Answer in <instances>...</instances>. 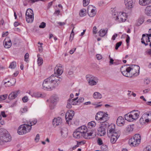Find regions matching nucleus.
Listing matches in <instances>:
<instances>
[{"label": "nucleus", "mask_w": 151, "mask_h": 151, "mask_svg": "<svg viewBox=\"0 0 151 151\" xmlns=\"http://www.w3.org/2000/svg\"><path fill=\"white\" fill-rule=\"evenodd\" d=\"M19 91V90L16 91L11 92L9 96L8 99L11 100L15 98L17 96Z\"/></svg>", "instance_id": "dca6fc26"}, {"label": "nucleus", "mask_w": 151, "mask_h": 151, "mask_svg": "<svg viewBox=\"0 0 151 151\" xmlns=\"http://www.w3.org/2000/svg\"><path fill=\"white\" fill-rule=\"evenodd\" d=\"M16 66V63L15 62H13L11 63L9 66V68L12 69L15 68Z\"/></svg>", "instance_id": "79ce46f5"}, {"label": "nucleus", "mask_w": 151, "mask_h": 151, "mask_svg": "<svg viewBox=\"0 0 151 151\" xmlns=\"http://www.w3.org/2000/svg\"><path fill=\"white\" fill-rule=\"evenodd\" d=\"M133 128L131 125H128L126 128V132L127 134H129L131 132L133 131Z\"/></svg>", "instance_id": "c9c22d12"}, {"label": "nucleus", "mask_w": 151, "mask_h": 151, "mask_svg": "<svg viewBox=\"0 0 151 151\" xmlns=\"http://www.w3.org/2000/svg\"><path fill=\"white\" fill-rule=\"evenodd\" d=\"M93 97L94 99H101L102 97L101 94L97 92H95L93 94Z\"/></svg>", "instance_id": "7c9ffc66"}, {"label": "nucleus", "mask_w": 151, "mask_h": 151, "mask_svg": "<svg viewBox=\"0 0 151 151\" xmlns=\"http://www.w3.org/2000/svg\"><path fill=\"white\" fill-rule=\"evenodd\" d=\"M74 115V111L72 110H69L65 114V119L67 122L72 120Z\"/></svg>", "instance_id": "6e6552de"}, {"label": "nucleus", "mask_w": 151, "mask_h": 151, "mask_svg": "<svg viewBox=\"0 0 151 151\" xmlns=\"http://www.w3.org/2000/svg\"><path fill=\"white\" fill-rule=\"evenodd\" d=\"M84 100V99L83 97L79 98L78 100L77 101L78 103H80L83 102Z\"/></svg>", "instance_id": "69168bd1"}, {"label": "nucleus", "mask_w": 151, "mask_h": 151, "mask_svg": "<svg viewBox=\"0 0 151 151\" xmlns=\"http://www.w3.org/2000/svg\"><path fill=\"white\" fill-rule=\"evenodd\" d=\"M40 139V135L39 134H37L36 135V137L35 138V140L37 142Z\"/></svg>", "instance_id": "338daca9"}, {"label": "nucleus", "mask_w": 151, "mask_h": 151, "mask_svg": "<svg viewBox=\"0 0 151 151\" xmlns=\"http://www.w3.org/2000/svg\"><path fill=\"white\" fill-rule=\"evenodd\" d=\"M42 95L38 92H35L31 94V96L32 97L38 98L40 97H42Z\"/></svg>", "instance_id": "f704fd0d"}, {"label": "nucleus", "mask_w": 151, "mask_h": 151, "mask_svg": "<svg viewBox=\"0 0 151 151\" xmlns=\"http://www.w3.org/2000/svg\"><path fill=\"white\" fill-rule=\"evenodd\" d=\"M29 58V54L28 53H26L24 56V61L26 62H27L28 60V59Z\"/></svg>", "instance_id": "6e6d98bb"}, {"label": "nucleus", "mask_w": 151, "mask_h": 151, "mask_svg": "<svg viewBox=\"0 0 151 151\" xmlns=\"http://www.w3.org/2000/svg\"><path fill=\"white\" fill-rule=\"evenodd\" d=\"M93 133L92 132V131H91V132H88L87 133V132H86V139H87L88 137L89 136H92Z\"/></svg>", "instance_id": "052dcab7"}, {"label": "nucleus", "mask_w": 151, "mask_h": 151, "mask_svg": "<svg viewBox=\"0 0 151 151\" xmlns=\"http://www.w3.org/2000/svg\"><path fill=\"white\" fill-rule=\"evenodd\" d=\"M88 14L90 17H93L96 15V12L95 9H92L91 10V12L89 13L88 12Z\"/></svg>", "instance_id": "a19ab883"}, {"label": "nucleus", "mask_w": 151, "mask_h": 151, "mask_svg": "<svg viewBox=\"0 0 151 151\" xmlns=\"http://www.w3.org/2000/svg\"><path fill=\"white\" fill-rule=\"evenodd\" d=\"M144 19H138V22L137 23V25L139 26L141 25L144 22Z\"/></svg>", "instance_id": "3c124183"}, {"label": "nucleus", "mask_w": 151, "mask_h": 151, "mask_svg": "<svg viewBox=\"0 0 151 151\" xmlns=\"http://www.w3.org/2000/svg\"><path fill=\"white\" fill-rule=\"evenodd\" d=\"M104 114V112L99 111L96 114L95 116V119L96 120H100L101 121L102 117V116Z\"/></svg>", "instance_id": "cd10ccee"}, {"label": "nucleus", "mask_w": 151, "mask_h": 151, "mask_svg": "<svg viewBox=\"0 0 151 151\" xmlns=\"http://www.w3.org/2000/svg\"><path fill=\"white\" fill-rule=\"evenodd\" d=\"M29 15L34 16L33 11L31 9H28L26 12L25 15Z\"/></svg>", "instance_id": "58836bf2"}, {"label": "nucleus", "mask_w": 151, "mask_h": 151, "mask_svg": "<svg viewBox=\"0 0 151 151\" xmlns=\"http://www.w3.org/2000/svg\"><path fill=\"white\" fill-rule=\"evenodd\" d=\"M98 134L101 136L104 135L106 134L105 129L100 126L98 129Z\"/></svg>", "instance_id": "4be33fe9"}, {"label": "nucleus", "mask_w": 151, "mask_h": 151, "mask_svg": "<svg viewBox=\"0 0 151 151\" xmlns=\"http://www.w3.org/2000/svg\"><path fill=\"white\" fill-rule=\"evenodd\" d=\"M97 80V78L96 77H92L89 79L88 83L89 85L91 86L96 85L97 83L96 81Z\"/></svg>", "instance_id": "f3484780"}, {"label": "nucleus", "mask_w": 151, "mask_h": 151, "mask_svg": "<svg viewBox=\"0 0 151 151\" xmlns=\"http://www.w3.org/2000/svg\"><path fill=\"white\" fill-rule=\"evenodd\" d=\"M125 5L129 9H131L133 7V2L132 0H125Z\"/></svg>", "instance_id": "a211bd4d"}, {"label": "nucleus", "mask_w": 151, "mask_h": 151, "mask_svg": "<svg viewBox=\"0 0 151 151\" xmlns=\"http://www.w3.org/2000/svg\"><path fill=\"white\" fill-rule=\"evenodd\" d=\"M80 129V128L77 129L76 131L73 133V136L75 138L79 139L82 136H83L81 133H83V132H80V131H79Z\"/></svg>", "instance_id": "9b49d317"}, {"label": "nucleus", "mask_w": 151, "mask_h": 151, "mask_svg": "<svg viewBox=\"0 0 151 151\" xmlns=\"http://www.w3.org/2000/svg\"><path fill=\"white\" fill-rule=\"evenodd\" d=\"M122 42L121 41L117 42L115 45V49L117 50L118 48L121 45Z\"/></svg>", "instance_id": "de8ad7c7"}, {"label": "nucleus", "mask_w": 151, "mask_h": 151, "mask_svg": "<svg viewBox=\"0 0 151 151\" xmlns=\"http://www.w3.org/2000/svg\"><path fill=\"white\" fill-rule=\"evenodd\" d=\"M26 19L28 23H32L34 20V16L30 15H25Z\"/></svg>", "instance_id": "c756f323"}, {"label": "nucleus", "mask_w": 151, "mask_h": 151, "mask_svg": "<svg viewBox=\"0 0 151 151\" xmlns=\"http://www.w3.org/2000/svg\"><path fill=\"white\" fill-rule=\"evenodd\" d=\"M70 103L72 105H77V103H78V101H76L75 100H73V99H71Z\"/></svg>", "instance_id": "603ef678"}, {"label": "nucleus", "mask_w": 151, "mask_h": 151, "mask_svg": "<svg viewBox=\"0 0 151 151\" xmlns=\"http://www.w3.org/2000/svg\"><path fill=\"white\" fill-rule=\"evenodd\" d=\"M139 111L137 110H134L124 115L125 119L129 122H133L139 118Z\"/></svg>", "instance_id": "7ed1b4c3"}, {"label": "nucleus", "mask_w": 151, "mask_h": 151, "mask_svg": "<svg viewBox=\"0 0 151 151\" xmlns=\"http://www.w3.org/2000/svg\"><path fill=\"white\" fill-rule=\"evenodd\" d=\"M141 43L143 44L145 46L147 45L148 42H150V38L146 36L145 34H143L142 35V38L141 39Z\"/></svg>", "instance_id": "9d476101"}, {"label": "nucleus", "mask_w": 151, "mask_h": 151, "mask_svg": "<svg viewBox=\"0 0 151 151\" xmlns=\"http://www.w3.org/2000/svg\"><path fill=\"white\" fill-rule=\"evenodd\" d=\"M96 123L94 121H92L89 122L88 124V128H91V127H94L95 126Z\"/></svg>", "instance_id": "ea45409f"}, {"label": "nucleus", "mask_w": 151, "mask_h": 151, "mask_svg": "<svg viewBox=\"0 0 151 151\" xmlns=\"http://www.w3.org/2000/svg\"><path fill=\"white\" fill-rule=\"evenodd\" d=\"M0 138L3 142H7L11 140V137L7 131L1 133Z\"/></svg>", "instance_id": "39448f33"}, {"label": "nucleus", "mask_w": 151, "mask_h": 151, "mask_svg": "<svg viewBox=\"0 0 151 151\" xmlns=\"http://www.w3.org/2000/svg\"><path fill=\"white\" fill-rule=\"evenodd\" d=\"M78 128L80 129L79 131H80L81 132H83V133H81L83 137L85 138H86V132H87V127L83 125L79 127Z\"/></svg>", "instance_id": "2eb2a0df"}, {"label": "nucleus", "mask_w": 151, "mask_h": 151, "mask_svg": "<svg viewBox=\"0 0 151 151\" xmlns=\"http://www.w3.org/2000/svg\"><path fill=\"white\" fill-rule=\"evenodd\" d=\"M102 151H106L107 149V146L106 145H103L101 146Z\"/></svg>", "instance_id": "09e8293b"}, {"label": "nucleus", "mask_w": 151, "mask_h": 151, "mask_svg": "<svg viewBox=\"0 0 151 151\" xmlns=\"http://www.w3.org/2000/svg\"><path fill=\"white\" fill-rule=\"evenodd\" d=\"M62 80L60 78L55 77L54 75H52L44 80L42 86L44 89L51 90L58 87Z\"/></svg>", "instance_id": "f03ea898"}, {"label": "nucleus", "mask_w": 151, "mask_h": 151, "mask_svg": "<svg viewBox=\"0 0 151 151\" xmlns=\"http://www.w3.org/2000/svg\"><path fill=\"white\" fill-rule=\"evenodd\" d=\"M31 129L29 125L24 124L20 125L17 130V133L19 135H22L29 132Z\"/></svg>", "instance_id": "20e7f679"}, {"label": "nucleus", "mask_w": 151, "mask_h": 151, "mask_svg": "<svg viewBox=\"0 0 151 151\" xmlns=\"http://www.w3.org/2000/svg\"><path fill=\"white\" fill-rule=\"evenodd\" d=\"M145 13L147 15L151 16V5L147 6L145 9Z\"/></svg>", "instance_id": "c85d7f7f"}, {"label": "nucleus", "mask_w": 151, "mask_h": 151, "mask_svg": "<svg viewBox=\"0 0 151 151\" xmlns=\"http://www.w3.org/2000/svg\"><path fill=\"white\" fill-rule=\"evenodd\" d=\"M124 119L122 116H119L116 120L117 124L119 126H122L124 125Z\"/></svg>", "instance_id": "412c9836"}, {"label": "nucleus", "mask_w": 151, "mask_h": 151, "mask_svg": "<svg viewBox=\"0 0 151 151\" xmlns=\"http://www.w3.org/2000/svg\"><path fill=\"white\" fill-rule=\"evenodd\" d=\"M129 142L130 146L134 147L137 146L140 143L137 142V141L133 138H132L129 140Z\"/></svg>", "instance_id": "393cba45"}, {"label": "nucleus", "mask_w": 151, "mask_h": 151, "mask_svg": "<svg viewBox=\"0 0 151 151\" xmlns=\"http://www.w3.org/2000/svg\"><path fill=\"white\" fill-rule=\"evenodd\" d=\"M71 102V99H69L68 101L67 102V107L68 109H70L72 107L71 104L70 103Z\"/></svg>", "instance_id": "49530a36"}, {"label": "nucleus", "mask_w": 151, "mask_h": 151, "mask_svg": "<svg viewBox=\"0 0 151 151\" xmlns=\"http://www.w3.org/2000/svg\"><path fill=\"white\" fill-rule=\"evenodd\" d=\"M62 120L60 117L55 118L52 120V124L54 127L58 126L62 123Z\"/></svg>", "instance_id": "ddd939ff"}, {"label": "nucleus", "mask_w": 151, "mask_h": 151, "mask_svg": "<svg viewBox=\"0 0 151 151\" xmlns=\"http://www.w3.org/2000/svg\"><path fill=\"white\" fill-rule=\"evenodd\" d=\"M1 116L5 118L7 116V115L6 114L4 111H1Z\"/></svg>", "instance_id": "0e129e2a"}, {"label": "nucleus", "mask_w": 151, "mask_h": 151, "mask_svg": "<svg viewBox=\"0 0 151 151\" xmlns=\"http://www.w3.org/2000/svg\"><path fill=\"white\" fill-rule=\"evenodd\" d=\"M50 107L51 109H53L54 108L58 100V98L56 95L52 96L50 98Z\"/></svg>", "instance_id": "423d86ee"}, {"label": "nucleus", "mask_w": 151, "mask_h": 151, "mask_svg": "<svg viewBox=\"0 0 151 151\" xmlns=\"http://www.w3.org/2000/svg\"><path fill=\"white\" fill-rule=\"evenodd\" d=\"M46 26V23L44 22H42L39 25V27L41 28H44Z\"/></svg>", "instance_id": "864d4df0"}, {"label": "nucleus", "mask_w": 151, "mask_h": 151, "mask_svg": "<svg viewBox=\"0 0 151 151\" xmlns=\"http://www.w3.org/2000/svg\"><path fill=\"white\" fill-rule=\"evenodd\" d=\"M93 32L94 34H96L97 33V28L96 26L93 27Z\"/></svg>", "instance_id": "e2e57ef3"}, {"label": "nucleus", "mask_w": 151, "mask_h": 151, "mask_svg": "<svg viewBox=\"0 0 151 151\" xmlns=\"http://www.w3.org/2000/svg\"><path fill=\"white\" fill-rule=\"evenodd\" d=\"M3 44L5 48H9L12 45L11 41L9 39V37H7L4 39V41Z\"/></svg>", "instance_id": "f8f14e48"}, {"label": "nucleus", "mask_w": 151, "mask_h": 151, "mask_svg": "<svg viewBox=\"0 0 151 151\" xmlns=\"http://www.w3.org/2000/svg\"><path fill=\"white\" fill-rule=\"evenodd\" d=\"M27 111V108L26 107H24V108H21L20 110V112L22 113H23Z\"/></svg>", "instance_id": "5fc2aeb1"}, {"label": "nucleus", "mask_w": 151, "mask_h": 151, "mask_svg": "<svg viewBox=\"0 0 151 151\" xmlns=\"http://www.w3.org/2000/svg\"><path fill=\"white\" fill-rule=\"evenodd\" d=\"M124 15H126V14L125 13H123L119 16L120 18V20H119L121 22H124L127 19V17H124Z\"/></svg>", "instance_id": "e433bc0d"}, {"label": "nucleus", "mask_w": 151, "mask_h": 151, "mask_svg": "<svg viewBox=\"0 0 151 151\" xmlns=\"http://www.w3.org/2000/svg\"><path fill=\"white\" fill-rule=\"evenodd\" d=\"M120 134L119 132H117V133H115L111 136L110 141L112 144L115 143L117 139L119 137Z\"/></svg>", "instance_id": "1a4fd4ad"}, {"label": "nucleus", "mask_w": 151, "mask_h": 151, "mask_svg": "<svg viewBox=\"0 0 151 151\" xmlns=\"http://www.w3.org/2000/svg\"><path fill=\"white\" fill-rule=\"evenodd\" d=\"M144 151H151V147L150 146L146 147Z\"/></svg>", "instance_id": "13d9d810"}, {"label": "nucleus", "mask_w": 151, "mask_h": 151, "mask_svg": "<svg viewBox=\"0 0 151 151\" xmlns=\"http://www.w3.org/2000/svg\"><path fill=\"white\" fill-rule=\"evenodd\" d=\"M86 11V10L84 9L81 10L79 13L80 16L81 17L84 16L86 15V14L85 13Z\"/></svg>", "instance_id": "37998d69"}, {"label": "nucleus", "mask_w": 151, "mask_h": 151, "mask_svg": "<svg viewBox=\"0 0 151 151\" xmlns=\"http://www.w3.org/2000/svg\"><path fill=\"white\" fill-rule=\"evenodd\" d=\"M129 142L130 146L134 147L137 146L140 143L137 142V141L133 138H132L129 140Z\"/></svg>", "instance_id": "a878e982"}, {"label": "nucleus", "mask_w": 151, "mask_h": 151, "mask_svg": "<svg viewBox=\"0 0 151 151\" xmlns=\"http://www.w3.org/2000/svg\"><path fill=\"white\" fill-rule=\"evenodd\" d=\"M108 115L107 113L104 112L101 121H104V122H107L109 119Z\"/></svg>", "instance_id": "72a5a7b5"}, {"label": "nucleus", "mask_w": 151, "mask_h": 151, "mask_svg": "<svg viewBox=\"0 0 151 151\" xmlns=\"http://www.w3.org/2000/svg\"><path fill=\"white\" fill-rule=\"evenodd\" d=\"M146 54H147L151 56V49L148 50L145 52Z\"/></svg>", "instance_id": "774afa93"}, {"label": "nucleus", "mask_w": 151, "mask_h": 151, "mask_svg": "<svg viewBox=\"0 0 151 151\" xmlns=\"http://www.w3.org/2000/svg\"><path fill=\"white\" fill-rule=\"evenodd\" d=\"M55 71V73L52 75H54V76L56 77V76H60L63 73V71L62 70L61 68H56V67L55 68L54 70Z\"/></svg>", "instance_id": "bb28decb"}, {"label": "nucleus", "mask_w": 151, "mask_h": 151, "mask_svg": "<svg viewBox=\"0 0 151 151\" xmlns=\"http://www.w3.org/2000/svg\"><path fill=\"white\" fill-rule=\"evenodd\" d=\"M110 125L107 122H103L102 124L101 125V127L103 128H104L106 130V129L108 128Z\"/></svg>", "instance_id": "4c0bfd02"}, {"label": "nucleus", "mask_w": 151, "mask_h": 151, "mask_svg": "<svg viewBox=\"0 0 151 151\" xmlns=\"http://www.w3.org/2000/svg\"><path fill=\"white\" fill-rule=\"evenodd\" d=\"M148 115L146 113L143 114L139 119V122L141 124H144L149 122V119H147Z\"/></svg>", "instance_id": "4468645a"}, {"label": "nucleus", "mask_w": 151, "mask_h": 151, "mask_svg": "<svg viewBox=\"0 0 151 151\" xmlns=\"http://www.w3.org/2000/svg\"><path fill=\"white\" fill-rule=\"evenodd\" d=\"M148 115V117L147 119H149V122L150 120H151V111L149 112L148 113H146Z\"/></svg>", "instance_id": "680f3d73"}, {"label": "nucleus", "mask_w": 151, "mask_h": 151, "mask_svg": "<svg viewBox=\"0 0 151 151\" xmlns=\"http://www.w3.org/2000/svg\"><path fill=\"white\" fill-rule=\"evenodd\" d=\"M129 142L130 146L134 147L137 146L140 143L137 142V141L133 138H132L129 140Z\"/></svg>", "instance_id": "b1692460"}, {"label": "nucleus", "mask_w": 151, "mask_h": 151, "mask_svg": "<svg viewBox=\"0 0 151 151\" xmlns=\"http://www.w3.org/2000/svg\"><path fill=\"white\" fill-rule=\"evenodd\" d=\"M22 99L24 102H27L28 101V98L27 96L24 97Z\"/></svg>", "instance_id": "bf43d9fd"}, {"label": "nucleus", "mask_w": 151, "mask_h": 151, "mask_svg": "<svg viewBox=\"0 0 151 151\" xmlns=\"http://www.w3.org/2000/svg\"><path fill=\"white\" fill-rule=\"evenodd\" d=\"M151 3V0H139V4L142 6H147Z\"/></svg>", "instance_id": "aec40b11"}, {"label": "nucleus", "mask_w": 151, "mask_h": 151, "mask_svg": "<svg viewBox=\"0 0 151 151\" xmlns=\"http://www.w3.org/2000/svg\"><path fill=\"white\" fill-rule=\"evenodd\" d=\"M7 96L8 95L7 94L1 95L0 96V101L5 100L6 99Z\"/></svg>", "instance_id": "a18cd8bd"}, {"label": "nucleus", "mask_w": 151, "mask_h": 151, "mask_svg": "<svg viewBox=\"0 0 151 151\" xmlns=\"http://www.w3.org/2000/svg\"><path fill=\"white\" fill-rule=\"evenodd\" d=\"M38 58L37 59V63L39 65H40L43 63V59L42 58L38 57V55H37Z\"/></svg>", "instance_id": "c03bdc74"}, {"label": "nucleus", "mask_w": 151, "mask_h": 151, "mask_svg": "<svg viewBox=\"0 0 151 151\" xmlns=\"http://www.w3.org/2000/svg\"><path fill=\"white\" fill-rule=\"evenodd\" d=\"M135 140L137 141V142L138 143H140L141 141V137L139 134H136L132 137Z\"/></svg>", "instance_id": "473e14b6"}, {"label": "nucleus", "mask_w": 151, "mask_h": 151, "mask_svg": "<svg viewBox=\"0 0 151 151\" xmlns=\"http://www.w3.org/2000/svg\"><path fill=\"white\" fill-rule=\"evenodd\" d=\"M115 133H117L115 131V127L114 124H111L110 125L107 129V134L109 137H110L111 136Z\"/></svg>", "instance_id": "0eeeda50"}, {"label": "nucleus", "mask_w": 151, "mask_h": 151, "mask_svg": "<svg viewBox=\"0 0 151 151\" xmlns=\"http://www.w3.org/2000/svg\"><path fill=\"white\" fill-rule=\"evenodd\" d=\"M37 122V121L36 119H34L33 121L32 122H30V127H31V126L35 125Z\"/></svg>", "instance_id": "4d7b16f0"}, {"label": "nucleus", "mask_w": 151, "mask_h": 151, "mask_svg": "<svg viewBox=\"0 0 151 151\" xmlns=\"http://www.w3.org/2000/svg\"><path fill=\"white\" fill-rule=\"evenodd\" d=\"M14 80V83H12V82H10V81H8L7 82H5L4 83V85H5L6 86H11L13 85H14L16 83V79H13Z\"/></svg>", "instance_id": "2f4dec72"}, {"label": "nucleus", "mask_w": 151, "mask_h": 151, "mask_svg": "<svg viewBox=\"0 0 151 151\" xmlns=\"http://www.w3.org/2000/svg\"><path fill=\"white\" fill-rule=\"evenodd\" d=\"M108 29L107 28L105 29H101L99 32V36L101 37H103L107 33Z\"/></svg>", "instance_id": "6ab92c4d"}, {"label": "nucleus", "mask_w": 151, "mask_h": 151, "mask_svg": "<svg viewBox=\"0 0 151 151\" xmlns=\"http://www.w3.org/2000/svg\"><path fill=\"white\" fill-rule=\"evenodd\" d=\"M139 67L133 64H128L122 66L120 70L122 74L127 77H131L132 76H137L139 74Z\"/></svg>", "instance_id": "f257e3e1"}, {"label": "nucleus", "mask_w": 151, "mask_h": 151, "mask_svg": "<svg viewBox=\"0 0 151 151\" xmlns=\"http://www.w3.org/2000/svg\"><path fill=\"white\" fill-rule=\"evenodd\" d=\"M61 135L62 137L66 138L68 136V131L67 128H63L62 129L61 131Z\"/></svg>", "instance_id": "5701e85b"}, {"label": "nucleus", "mask_w": 151, "mask_h": 151, "mask_svg": "<svg viewBox=\"0 0 151 151\" xmlns=\"http://www.w3.org/2000/svg\"><path fill=\"white\" fill-rule=\"evenodd\" d=\"M90 1V0H83V5L84 6H87Z\"/></svg>", "instance_id": "8fccbe9b"}]
</instances>
